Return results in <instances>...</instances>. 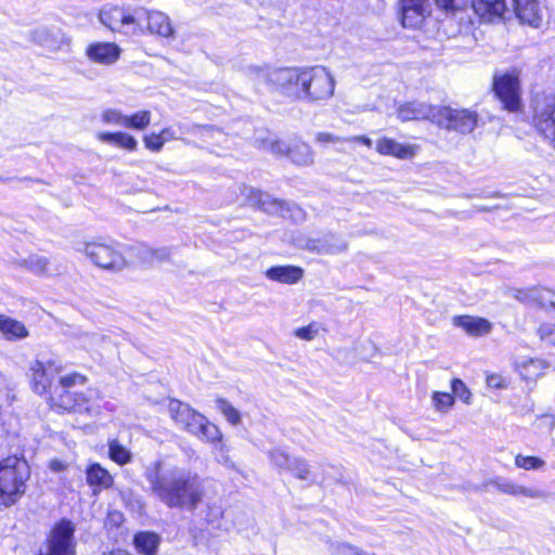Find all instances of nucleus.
I'll return each instance as SVG.
<instances>
[{
	"label": "nucleus",
	"instance_id": "nucleus-34",
	"mask_svg": "<svg viewBox=\"0 0 555 555\" xmlns=\"http://www.w3.org/2000/svg\"><path fill=\"white\" fill-rule=\"evenodd\" d=\"M152 114L150 111H140L133 115H126L125 128L144 130L151 124Z\"/></svg>",
	"mask_w": 555,
	"mask_h": 555
},
{
	"label": "nucleus",
	"instance_id": "nucleus-10",
	"mask_svg": "<svg viewBox=\"0 0 555 555\" xmlns=\"http://www.w3.org/2000/svg\"><path fill=\"white\" fill-rule=\"evenodd\" d=\"M493 89L505 109L517 112L521 107L520 85L517 75L506 73L496 77Z\"/></svg>",
	"mask_w": 555,
	"mask_h": 555
},
{
	"label": "nucleus",
	"instance_id": "nucleus-51",
	"mask_svg": "<svg viewBox=\"0 0 555 555\" xmlns=\"http://www.w3.org/2000/svg\"><path fill=\"white\" fill-rule=\"evenodd\" d=\"M487 385L500 389L504 387V380L500 375H490L487 377Z\"/></svg>",
	"mask_w": 555,
	"mask_h": 555
},
{
	"label": "nucleus",
	"instance_id": "nucleus-58",
	"mask_svg": "<svg viewBox=\"0 0 555 555\" xmlns=\"http://www.w3.org/2000/svg\"><path fill=\"white\" fill-rule=\"evenodd\" d=\"M312 481L313 482H321V483H323V482H325V478H322L321 480H318L317 478H313Z\"/></svg>",
	"mask_w": 555,
	"mask_h": 555
},
{
	"label": "nucleus",
	"instance_id": "nucleus-22",
	"mask_svg": "<svg viewBox=\"0 0 555 555\" xmlns=\"http://www.w3.org/2000/svg\"><path fill=\"white\" fill-rule=\"evenodd\" d=\"M86 478L94 495H98L102 490L109 489L114 483L113 476L99 463H93L87 467Z\"/></svg>",
	"mask_w": 555,
	"mask_h": 555
},
{
	"label": "nucleus",
	"instance_id": "nucleus-27",
	"mask_svg": "<svg viewBox=\"0 0 555 555\" xmlns=\"http://www.w3.org/2000/svg\"><path fill=\"white\" fill-rule=\"evenodd\" d=\"M0 333L8 340L24 339L29 335L24 323L4 314H0Z\"/></svg>",
	"mask_w": 555,
	"mask_h": 555
},
{
	"label": "nucleus",
	"instance_id": "nucleus-46",
	"mask_svg": "<svg viewBox=\"0 0 555 555\" xmlns=\"http://www.w3.org/2000/svg\"><path fill=\"white\" fill-rule=\"evenodd\" d=\"M284 204V211L280 214L283 218H291L296 222L302 221L305 219V211L297 206L296 204H289L282 202Z\"/></svg>",
	"mask_w": 555,
	"mask_h": 555
},
{
	"label": "nucleus",
	"instance_id": "nucleus-6",
	"mask_svg": "<svg viewBox=\"0 0 555 555\" xmlns=\"http://www.w3.org/2000/svg\"><path fill=\"white\" fill-rule=\"evenodd\" d=\"M530 107L534 128L555 149V92H537Z\"/></svg>",
	"mask_w": 555,
	"mask_h": 555
},
{
	"label": "nucleus",
	"instance_id": "nucleus-56",
	"mask_svg": "<svg viewBox=\"0 0 555 555\" xmlns=\"http://www.w3.org/2000/svg\"><path fill=\"white\" fill-rule=\"evenodd\" d=\"M435 1L439 7H441L443 9H449L452 7V3L454 0H435Z\"/></svg>",
	"mask_w": 555,
	"mask_h": 555
},
{
	"label": "nucleus",
	"instance_id": "nucleus-24",
	"mask_svg": "<svg viewBox=\"0 0 555 555\" xmlns=\"http://www.w3.org/2000/svg\"><path fill=\"white\" fill-rule=\"evenodd\" d=\"M304 269L293 264L273 266L266 270L267 279L283 284H296L304 278Z\"/></svg>",
	"mask_w": 555,
	"mask_h": 555
},
{
	"label": "nucleus",
	"instance_id": "nucleus-23",
	"mask_svg": "<svg viewBox=\"0 0 555 555\" xmlns=\"http://www.w3.org/2000/svg\"><path fill=\"white\" fill-rule=\"evenodd\" d=\"M492 485L502 493L511 494L514 496H527L532 499H542L545 493L539 489L527 488L520 485H516L507 479L498 477L487 481L483 486Z\"/></svg>",
	"mask_w": 555,
	"mask_h": 555
},
{
	"label": "nucleus",
	"instance_id": "nucleus-25",
	"mask_svg": "<svg viewBox=\"0 0 555 555\" xmlns=\"http://www.w3.org/2000/svg\"><path fill=\"white\" fill-rule=\"evenodd\" d=\"M300 247L319 254H337L347 249V243L330 236L323 241L308 240L305 244H298Z\"/></svg>",
	"mask_w": 555,
	"mask_h": 555
},
{
	"label": "nucleus",
	"instance_id": "nucleus-53",
	"mask_svg": "<svg viewBox=\"0 0 555 555\" xmlns=\"http://www.w3.org/2000/svg\"><path fill=\"white\" fill-rule=\"evenodd\" d=\"M160 139L163 142H168L171 140H176L178 137L176 134V131L171 128H165L159 132Z\"/></svg>",
	"mask_w": 555,
	"mask_h": 555
},
{
	"label": "nucleus",
	"instance_id": "nucleus-11",
	"mask_svg": "<svg viewBox=\"0 0 555 555\" xmlns=\"http://www.w3.org/2000/svg\"><path fill=\"white\" fill-rule=\"evenodd\" d=\"M145 29L165 38L171 37L173 34V28L166 14L137 8L135 35L144 33Z\"/></svg>",
	"mask_w": 555,
	"mask_h": 555
},
{
	"label": "nucleus",
	"instance_id": "nucleus-12",
	"mask_svg": "<svg viewBox=\"0 0 555 555\" xmlns=\"http://www.w3.org/2000/svg\"><path fill=\"white\" fill-rule=\"evenodd\" d=\"M270 150L276 155H286L297 166H311L314 162L312 149L299 139H294L291 143L281 140L272 141Z\"/></svg>",
	"mask_w": 555,
	"mask_h": 555
},
{
	"label": "nucleus",
	"instance_id": "nucleus-37",
	"mask_svg": "<svg viewBox=\"0 0 555 555\" xmlns=\"http://www.w3.org/2000/svg\"><path fill=\"white\" fill-rule=\"evenodd\" d=\"M23 266L36 274H41L48 270L49 260L43 256L31 255L24 259Z\"/></svg>",
	"mask_w": 555,
	"mask_h": 555
},
{
	"label": "nucleus",
	"instance_id": "nucleus-35",
	"mask_svg": "<svg viewBox=\"0 0 555 555\" xmlns=\"http://www.w3.org/2000/svg\"><path fill=\"white\" fill-rule=\"evenodd\" d=\"M288 472L300 480H309L311 476L310 466L302 457H293L288 466Z\"/></svg>",
	"mask_w": 555,
	"mask_h": 555
},
{
	"label": "nucleus",
	"instance_id": "nucleus-32",
	"mask_svg": "<svg viewBox=\"0 0 555 555\" xmlns=\"http://www.w3.org/2000/svg\"><path fill=\"white\" fill-rule=\"evenodd\" d=\"M215 402L217 409L231 425L237 426L242 423L241 412L229 400L218 397Z\"/></svg>",
	"mask_w": 555,
	"mask_h": 555
},
{
	"label": "nucleus",
	"instance_id": "nucleus-44",
	"mask_svg": "<svg viewBox=\"0 0 555 555\" xmlns=\"http://www.w3.org/2000/svg\"><path fill=\"white\" fill-rule=\"evenodd\" d=\"M102 121L106 125H115L125 127L126 124V115H124L120 111L108 108L105 109L101 115Z\"/></svg>",
	"mask_w": 555,
	"mask_h": 555
},
{
	"label": "nucleus",
	"instance_id": "nucleus-52",
	"mask_svg": "<svg viewBox=\"0 0 555 555\" xmlns=\"http://www.w3.org/2000/svg\"><path fill=\"white\" fill-rule=\"evenodd\" d=\"M222 516V509L220 506H210L207 515V520L214 522Z\"/></svg>",
	"mask_w": 555,
	"mask_h": 555
},
{
	"label": "nucleus",
	"instance_id": "nucleus-3",
	"mask_svg": "<svg viewBox=\"0 0 555 555\" xmlns=\"http://www.w3.org/2000/svg\"><path fill=\"white\" fill-rule=\"evenodd\" d=\"M168 411L178 427L197 437L199 440L223 450L222 433L205 415L179 400H170Z\"/></svg>",
	"mask_w": 555,
	"mask_h": 555
},
{
	"label": "nucleus",
	"instance_id": "nucleus-40",
	"mask_svg": "<svg viewBox=\"0 0 555 555\" xmlns=\"http://www.w3.org/2000/svg\"><path fill=\"white\" fill-rule=\"evenodd\" d=\"M431 399L434 408L439 412H447L454 404V397L448 392L435 391Z\"/></svg>",
	"mask_w": 555,
	"mask_h": 555
},
{
	"label": "nucleus",
	"instance_id": "nucleus-4",
	"mask_svg": "<svg viewBox=\"0 0 555 555\" xmlns=\"http://www.w3.org/2000/svg\"><path fill=\"white\" fill-rule=\"evenodd\" d=\"M30 468L24 459L9 456L0 461V507L15 504L25 494Z\"/></svg>",
	"mask_w": 555,
	"mask_h": 555
},
{
	"label": "nucleus",
	"instance_id": "nucleus-16",
	"mask_svg": "<svg viewBox=\"0 0 555 555\" xmlns=\"http://www.w3.org/2000/svg\"><path fill=\"white\" fill-rule=\"evenodd\" d=\"M121 54V49L114 42H92L86 49V56L92 63L112 65Z\"/></svg>",
	"mask_w": 555,
	"mask_h": 555
},
{
	"label": "nucleus",
	"instance_id": "nucleus-42",
	"mask_svg": "<svg viewBox=\"0 0 555 555\" xmlns=\"http://www.w3.org/2000/svg\"><path fill=\"white\" fill-rule=\"evenodd\" d=\"M87 382V377L78 372H74L60 377L59 384L54 385L56 388L70 389L76 385H83Z\"/></svg>",
	"mask_w": 555,
	"mask_h": 555
},
{
	"label": "nucleus",
	"instance_id": "nucleus-57",
	"mask_svg": "<svg viewBox=\"0 0 555 555\" xmlns=\"http://www.w3.org/2000/svg\"><path fill=\"white\" fill-rule=\"evenodd\" d=\"M103 555H130L128 552L122 550H116L109 553H104Z\"/></svg>",
	"mask_w": 555,
	"mask_h": 555
},
{
	"label": "nucleus",
	"instance_id": "nucleus-45",
	"mask_svg": "<svg viewBox=\"0 0 555 555\" xmlns=\"http://www.w3.org/2000/svg\"><path fill=\"white\" fill-rule=\"evenodd\" d=\"M537 334L540 337V339L546 345L555 346V324H541L537 330Z\"/></svg>",
	"mask_w": 555,
	"mask_h": 555
},
{
	"label": "nucleus",
	"instance_id": "nucleus-54",
	"mask_svg": "<svg viewBox=\"0 0 555 555\" xmlns=\"http://www.w3.org/2000/svg\"><path fill=\"white\" fill-rule=\"evenodd\" d=\"M346 142H359L367 147H371L373 142L369 137L365 135H354L351 138H346Z\"/></svg>",
	"mask_w": 555,
	"mask_h": 555
},
{
	"label": "nucleus",
	"instance_id": "nucleus-39",
	"mask_svg": "<svg viewBox=\"0 0 555 555\" xmlns=\"http://www.w3.org/2000/svg\"><path fill=\"white\" fill-rule=\"evenodd\" d=\"M93 391L89 389L87 392H75V412L89 413L92 410L91 400Z\"/></svg>",
	"mask_w": 555,
	"mask_h": 555
},
{
	"label": "nucleus",
	"instance_id": "nucleus-49",
	"mask_svg": "<svg viewBox=\"0 0 555 555\" xmlns=\"http://www.w3.org/2000/svg\"><path fill=\"white\" fill-rule=\"evenodd\" d=\"M346 138L336 137L330 132H318L315 134V141L321 144L346 142Z\"/></svg>",
	"mask_w": 555,
	"mask_h": 555
},
{
	"label": "nucleus",
	"instance_id": "nucleus-26",
	"mask_svg": "<svg viewBox=\"0 0 555 555\" xmlns=\"http://www.w3.org/2000/svg\"><path fill=\"white\" fill-rule=\"evenodd\" d=\"M475 12L483 20L490 22L501 17L506 11L505 0H473Z\"/></svg>",
	"mask_w": 555,
	"mask_h": 555
},
{
	"label": "nucleus",
	"instance_id": "nucleus-1",
	"mask_svg": "<svg viewBox=\"0 0 555 555\" xmlns=\"http://www.w3.org/2000/svg\"><path fill=\"white\" fill-rule=\"evenodd\" d=\"M144 478L150 494L169 508L193 512L204 500L205 488L199 476L165 459L150 463Z\"/></svg>",
	"mask_w": 555,
	"mask_h": 555
},
{
	"label": "nucleus",
	"instance_id": "nucleus-2",
	"mask_svg": "<svg viewBox=\"0 0 555 555\" xmlns=\"http://www.w3.org/2000/svg\"><path fill=\"white\" fill-rule=\"evenodd\" d=\"M257 75L282 94L308 103L322 104L335 92V78L322 65L258 70Z\"/></svg>",
	"mask_w": 555,
	"mask_h": 555
},
{
	"label": "nucleus",
	"instance_id": "nucleus-55",
	"mask_svg": "<svg viewBox=\"0 0 555 555\" xmlns=\"http://www.w3.org/2000/svg\"><path fill=\"white\" fill-rule=\"evenodd\" d=\"M49 467L53 472H61L65 468V464L59 460H53L50 462Z\"/></svg>",
	"mask_w": 555,
	"mask_h": 555
},
{
	"label": "nucleus",
	"instance_id": "nucleus-9",
	"mask_svg": "<svg viewBox=\"0 0 555 555\" xmlns=\"http://www.w3.org/2000/svg\"><path fill=\"white\" fill-rule=\"evenodd\" d=\"M101 23L113 31L135 35L137 8L127 10L119 7H108L100 12Z\"/></svg>",
	"mask_w": 555,
	"mask_h": 555
},
{
	"label": "nucleus",
	"instance_id": "nucleus-41",
	"mask_svg": "<svg viewBox=\"0 0 555 555\" xmlns=\"http://www.w3.org/2000/svg\"><path fill=\"white\" fill-rule=\"evenodd\" d=\"M271 463L279 469L288 470L292 456L282 449L271 450L269 453Z\"/></svg>",
	"mask_w": 555,
	"mask_h": 555
},
{
	"label": "nucleus",
	"instance_id": "nucleus-13",
	"mask_svg": "<svg viewBox=\"0 0 555 555\" xmlns=\"http://www.w3.org/2000/svg\"><path fill=\"white\" fill-rule=\"evenodd\" d=\"M31 40L51 52L70 50V38L59 28L39 27L31 33Z\"/></svg>",
	"mask_w": 555,
	"mask_h": 555
},
{
	"label": "nucleus",
	"instance_id": "nucleus-18",
	"mask_svg": "<svg viewBox=\"0 0 555 555\" xmlns=\"http://www.w3.org/2000/svg\"><path fill=\"white\" fill-rule=\"evenodd\" d=\"M438 109L439 106H433L424 102H409L398 108V118L401 121L429 119L435 124Z\"/></svg>",
	"mask_w": 555,
	"mask_h": 555
},
{
	"label": "nucleus",
	"instance_id": "nucleus-19",
	"mask_svg": "<svg viewBox=\"0 0 555 555\" xmlns=\"http://www.w3.org/2000/svg\"><path fill=\"white\" fill-rule=\"evenodd\" d=\"M514 11L520 23L533 28L542 24V12L535 0H512Z\"/></svg>",
	"mask_w": 555,
	"mask_h": 555
},
{
	"label": "nucleus",
	"instance_id": "nucleus-31",
	"mask_svg": "<svg viewBox=\"0 0 555 555\" xmlns=\"http://www.w3.org/2000/svg\"><path fill=\"white\" fill-rule=\"evenodd\" d=\"M134 544L140 553L155 555L159 545V537L154 532H140L134 537Z\"/></svg>",
	"mask_w": 555,
	"mask_h": 555
},
{
	"label": "nucleus",
	"instance_id": "nucleus-14",
	"mask_svg": "<svg viewBox=\"0 0 555 555\" xmlns=\"http://www.w3.org/2000/svg\"><path fill=\"white\" fill-rule=\"evenodd\" d=\"M518 300L527 305H535L555 319V292L547 288H528L518 291Z\"/></svg>",
	"mask_w": 555,
	"mask_h": 555
},
{
	"label": "nucleus",
	"instance_id": "nucleus-7",
	"mask_svg": "<svg viewBox=\"0 0 555 555\" xmlns=\"http://www.w3.org/2000/svg\"><path fill=\"white\" fill-rule=\"evenodd\" d=\"M435 124L443 129L461 133H470L477 126L478 115L469 109H455L449 106H439Z\"/></svg>",
	"mask_w": 555,
	"mask_h": 555
},
{
	"label": "nucleus",
	"instance_id": "nucleus-30",
	"mask_svg": "<svg viewBox=\"0 0 555 555\" xmlns=\"http://www.w3.org/2000/svg\"><path fill=\"white\" fill-rule=\"evenodd\" d=\"M98 139L104 143L113 144L130 152L138 149V141L132 135L125 132H99Z\"/></svg>",
	"mask_w": 555,
	"mask_h": 555
},
{
	"label": "nucleus",
	"instance_id": "nucleus-33",
	"mask_svg": "<svg viewBox=\"0 0 555 555\" xmlns=\"http://www.w3.org/2000/svg\"><path fill=\"white\" fill-rule=\"evenodd\" d=\"M108 454L109 459L119 465H126L132 461L130 450L116 439L108 442Z\"/></svg>",
	"mask_w": 555,
	"mask_h": 555
},
{
	"label": "nucleus",
	"instance_id": "nucleus-43",
	"mask_svg": "<svg viewBox=\"0 0 555 555\" xmlns=\"http://www.w3.org/2000/svg\"><path fill=\"white\" fill-rule=\"evenodd\" d=\"M452 396L457 397L461 401L466 404L470 403L472 392L460 378H454L451 383Z\"/></svg>",
	"mask_w": 555,
	"mask_h": 555
},
{
	"label": "nucleus",
	"instance_id": "nucleus-15",
	"mask_svg": "<svg viewBox=\"0 0 555 555\" xmlns=\"http://www.w3.org/2000/svg\"><path fill=\"white\" fill-rule=\"evenodd\" d=\"M245 204L258 207L267 214H283L284 204L282 201L272 198L269 194L262 193L254 188L244 186L241 192Z\"/></svg>",
	"mask_w": 555,
	"mask_h": 555
},
{
	"label": "nucleus",
	"instance_id": "nucleus-21",
	"mask_svg": "<svg viewBox=\"0 0 555 555\" xmlns=\"http://www.w3.org/2000/svg\"><path fill=\"white\" fill-rule=\"evenodd\" d=\"M453 325L461 327L469 336L478 337L491 332L492 323L481 317L456 315L453 318Z\"/></svg>",
	"mask_w": 555,
	"mask_h": 555
},
{
	"label": "nucleus",
	"instance_id": "nucleus-38",
	"mask_svg": "<svg viewBox=\"0 0 555 555\" xmlns=\"http://www.w3.org/2000/svg\"><path fill=\"white\" fill-rule=\"evenodd\" d=\"M515 465L519 468L531 470L544 467L545 462L537 456L518 454L515 457Z\"/></svg>",
	"mask_w": 555,
	"mask_h": 555
},
{
	"label": "nucleus",
	"instance_id": "nucleus-8",
	"mask_svg": "<svg viewBox=\"0 0 555 555\" xmlns=\"http://www.w3.org/2000/svg\"><path fill=\"white\" fill-rule=\"evenodd\" d=\"M62 370V361L56 357L36 360L30 366L34 390L39 395L50 393L54 387L52 380Z\"/></svg>",
	"mask_w": 555,
	"mask_h": 555
},
{
	"label": "nucleus",
	"instance_id": "nucleus-17",
	"mask_svg": "<svg viewBox=\"0 0 555 555\" xmlns=\"http://www.w3.org/2000/svg\"><path fill=\"white\" fill-rule=\"evenodd\" d=\"M376 151L384 156H392L398 159H412L420 146L416 144H402L391 138H382L376 142Z\"/></svg>",
	"mask_w": 555,
	"mask_h": 555
},
{
	"label": "nucleus",
	"instance_id": "nucleus-20",
	"mask_svg": "<svg viewBox=\"0 0 555 555\" xmlns=\"http://www.w3.org/2000/svg\"><path fill=\"white\" fill-rule=\"evenodd\" d=\"M425 0H401V23L403 27H420L425 17Z\"/></svg>",
	"mask_w": 555,
	"mask_h": 555
},
{
	"label": "nucleus",
	"instance_id": "nucleus-36",
	"mask_svg": "<svg viewBox=\"0 0 555 555\" xmlns=\"http://www.w3.org/2000/svg\"><path fill=\"white\" fill-rule=\"evenodd\" d=\"M139 255L144 262H153L167 259L170 255V250L166 247L155 249L152 247L142 246L139 250Z\"/></svg>",
	"mask_w": 555,
	"mask_h": 555
},
{
	"label": "nucleus",
	"instance_id": "nucleus-48",
	"mask_svg": "<svg viewBox=\"0 0 555 555\" xmlns=\"http://www.w3.org/2000/svg\"><path fill=\"white\" fill-rule=\"evenodd\" d=\"M143 141L145 147L153 152H159L164 146V142L160 139L159 133H151L149 135H145Z\"/></svg>",
	"mask_w": 555,
	"mask_h": 555
},
{
	"label": "nucleus",
	"instance_id": "nucleus-5",
	"mask_svg": "<svg viewBox=\"0 0 555 555\" xmlns=\"http://www.w3.org/2000/svg\"><path fill=\"white\" fill-rule=\"evenodd\" d=\"M76 250L85 254L96 267L103 270L119 272L128 266L120 245L115 242H83L76 246Z\"/></svg>",
	"mask_w": 555,
	"mask_h": 555
},
{
	"label": "nucleus",
	"instance_id": "nucleus-47",
	"mask_svg": "<svg viewBox=\"0 0 555 555\" xmlns=\"http://www.w3.org/2000/svg\"><path fill=\"white\" fill-rule=\"evenodd\" d=\"M198 129L201 131L202 137L205 140L210 139V140H215V141H217V143H219V142H221V140L225 139V135L217 128L203 126V127H198Z\"/></svg>",
	"mask_w": 555,
	"mask_h": 555
},
{
	"label": "nucleus",
	"instance_id": "nucleus-28",
	"mask_svg": "<svg viewBox=\"0 0 555 555\" xmlns=\"http://www.w3.org/2000/svg\"><path fill=\"white\" fill-rule=\"evenodd\" d=\"M550 364L540 358L525 359L518 363V371L526 380H533L544 374Z\"/></svg>",
	"mask_w": 555,
	"mask_h": 555
},
{
	"label": "nucleus",
	"instance_id": "nucleus-50",
	"mask_svg": "<svg viewBox=\"0 0 555 555\" xmlns=\"http://www.w3.org/2000/svg\"><path fill=\"white\" fill-rule=\"evenodd\" d=\"M318 331L312 326H304L296 330L295 335L305 340H312L317 336Z\"/></svg>",
	"mask_w": 555,
	"mask_h": 555
},
{
	"label": "nucleus",
	"instance_id": "nucleus-29",
	"mask_svg": "<svg viewBox=\"0 0 555 555\" xmlns=\"http://www.w3.org/2000/svg\"><path fill=\"white\" fill-rule=\"evenodd\" d=\"M48 400L52 408L75 412V392L68 389L53 387Z\"/></svg>",
	"mask_w": 555,
	"mask_h": 555
}]
</instances>
